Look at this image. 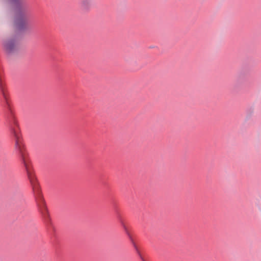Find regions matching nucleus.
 I'll return each mask as SVG.
<instances>
[{"instance_id": "f03ea898", "label": "nucleus", "mask_w": 261, "mask_h": 261, "mask_svg": "<svg viewBox=\"0 0 261 261\" xmlns=\"http://www.w3.org/2000/svg\"><path fill=\"white\" fill-rule=\"evenodd\" d=\"M5 51L8 53H12L18 48V43L15 39H9L5 40L3 43Z\"/></svg>"}, {"instance_id": "7ed1b4c3", "label": "nucleus", "mask_w": 261, "mask_h": 261, "mask_svg": "<svg viewBox=\"0 0 261 261\" xmlns=\"http://www.w3.org/2000/svg\"><path fill=\"white\" fill-rule=\"evenodd\" d=\"M80 9L84 12L89 11L92 8V0H80Z\"/></svg>"}, {"instance_id": "f257e3e1", "label": "nucleus", "mask_w": 261, "mask_h": 261, "mask_svg": "<svg viewBox=\"0 0 261 261\" xmlns=\"http://www.w3.org/2000/svg\"><path fill=\"white\" fill-rule=\"evenodd\" d=\"M1 95V100L4 107L10 113L8 116V121L11 134L14 140V150L18 154L22 161L27 172L28 177L30 180L32 187V189L37 203H44L43 198L41 195L40 187L37 180L31 170V166L29 160L27 159V154L25 152V148L23 145L19 129L17 124L16 120L11 114L12 111L10 104L9 101V98L7 92L5 89L0 90Z\"/></svg>"}, {"instance_id": "20e7f679", "label": "nucleus", "mask_w": 261, "mask_h": 261, "mask_svg": "<svg viewBox=\"0 0 261 261\" xmlns=\"http://www.w3.org/2000/svg\"><path fill=\"white\" fill-rule=\"evenodd\" d=\"M5 89V84L3 81V75L0 71V90Z\"/></svg>"}]
</instances>
